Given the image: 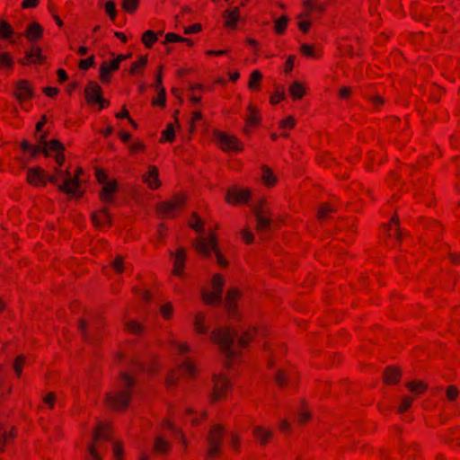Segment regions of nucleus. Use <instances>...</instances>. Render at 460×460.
<instances>
[{"mask_svg": "<svg viewBox=\"0 0 460 460\" xmlns=\"http://www.w3.org/2000/svg\"><path fill=\"white\" fill-rule=\"evenodd\" d=\"M226 430V426L222 423H215L209 427L205 438V460H218L223 456Z\"/></svg>", "mask_w": 460, "mask_h": 460, "instance_id": "3", "label": "nucleus"}, {"mask_svg": "<svg viewBox=\"0 0 460 460\" xmlns=\"http://www.w3.org/2000/svg\"><path fill=\"white\" fill-rule=\"evenodd\" d=\"M247 115L245 117V123L248 125H252L253 128H256L260 125L261 119L259 114V110L252 103H249L247 107Z\"/></svg>", "mask_w": 460, "mask_h": 460, "instance_id": "34", "label": "nucleus"}, {"mask_svg": "<svg viewBox=\"0 0 460 460\" xmlns=\"http://www.w3.org/2000/svg\"><path fill=\"white\" fill-rule=\"evenodd\" d=\"M406 388L416 395H421L429 389L428 384L423 380H412L405 384Z\"/></svg>", "mask_w": 460, "mask_h": 460, "instance_id": "35", "label": "nucleus"}, {"mask_svg": "<svg viewBox=\"0 0 460 460\" xmlns=\"http://www.w3.org/2000/svg\"><path fill=\"white\" fill-rule=\"evenodd\" d=\"M333 212H335L334 208L331 204L324 203L319 207L316 217L320 222H323L328 220Z\"/></svg>", "mask_w": 460, "mask_h": 460, "instance_id": "40", "label": "nucleus"}, {"mask_svg": "<svg viewBox=\"0 0 460 460\" xmlns=\"http://www.w3.org/2000/svg\"><path fill=\"white\" fill-rule=\"evenodd\" d=\"M124 328L128 333L133 335H140L145 331L144 325L135 320L127 322Z\"/></svg>", "mask_w": 460, "mask_h": 460, "instance_id": "45", "label": "nucleus"}, {"mask_svg": "<svg viewBox=\"0 0 460 460\" xmlns=\"http://www.w3.org/2000/svg\"><path fill=\"white\" fill-rule=\"evenodd\" d=\"M226 284L225 277L221 273H216L211 279V289L223 294V289Z\"/></svg>", "mask_w": 460, "mask_h": 460, "instance_id": "48", "label": "nucleus"}, {"mask_svg": "<svg viewBox=\"0 0 460 460\" xmlns=\"http://www.w3.org/2000/svg\"><path fill=\"white\" fill-rule=\"evenodd\" d=\"M252 436L254 439V442L260 447H266L269 446L274 438V431L269 427L264 425H253L252 428Z\"/></svg>", "mask_w": 460, "mask_h": 460, "instance_id": "13", "label": "nucleus"}, {"mask_svg": "<svg viewBox=\"0 0 460 460\" xmlns=\"http://www.w3.org/2000/svg\"><path fill=\"white\" fill-rule=\"evenodd\" d=\"M186 261V250L183 247L176 249L173 259V268L172 273L174 276H181Z\"/></svg>", "mask_w": 460, "mask_h": 460, "instance_id": "27", "label": "nucleus"}, {"mask_svg": "<svg viewBox=\"0 0 460 460\" xmlns=\"http://www.w3.org/2000/svg\"><path fill=\"white\" fill-rule=\"evenodd\" d=\"M218 246V237L215 230H208V237H197L192 242V247L202 257H209Z\"/></svg>", "mask_w": 460, "mask_h": 460, "instance_id": "7", "label": "nucleus"}, {"mask_svg": "<svg viewBox=\"0 0 460 460\" xmlns=\"http://www.w3.org/2000/svg\"><path fill=\"white\" fill-rule=\"evenodd\" d=\"M275 382L280 386L284 387L288 385V373L284 369H279L275 375Z\"/></svg>", "mask_w": 460, "mask_h": 460, "instance_id": "59", "label": "nucleus"}, {"mask_svg": "<svg viewBox=\"0 0 460 460\" xmlns=\"http://www.w3.org/2000/svg\"><path fill=\"white\" fill-rule=\"evenodd\" d=\"M255 229L257 232H264L270 229L272 224V215L257 217Z\"/></svg>", "mask_w": 460, "mask_h": 460, "instance_id": "42", "label": "nucleus"}, {"mask_svg": "<svg viewBox=\"0 0 460 460\" xmlns=\"http://www.w3.org/2000/svg\"><path fill=\"white\" fill-rule=\"evenodd\" d=\"M235 332L230 327L223 326L214 329L210 333L211 341L218 348L225 357V367L230 368L232 362L239 357V352L234 349Z\"/></svg>", "mask_w": 460, "mask_h": 460, "instance_id": "1", "label": "nucleus"}, {"mask_svg": "<svg viewBox=\"0 0 460 460\" xmlns=\"http://www.w3.org/2000/svg\"><path fill=\"white\" fill-rule=\"evenodd\" d=\"M117 190H118V182L114 179V180L110 181L107 183L103 184V186L99 193V198L104 203H111L114 200L113 196L117 192Z\"/></svg>", "mask_w": 460, "mask_h": 460, "instance_id": "24", "label": "nucleus"}, {"mask_svg": "<svg viewBox=\"0 0 460 460\" xmlns=\"http://www.w3.org/2000/svg\"><path fill=\"white\" fill-rule=\"evenodd\" d=\"M296 126V119L294 116L289 115L285 119H281L279 123V128L280 129H292Z\"/></svg>", "mask_w": 460, "mask_h": 460, "instance_id": "58", "label": "nucleus"}, {"mask_svg": "<svg viewBox=\"0 0 460 460\" xmlns=\"http://www.w3.org/2000/svg\"><path fill=\"white\" fill-rule=\"evenodd\" d=\"M46 61V57L42 55V49L39 46L32 45L31 49L25 51L24 58L19 60L22 66H28L30 64L42 65Z\"/></svg>", "mask_w": 460, "mask_h": 460, "instance_id": "17", "label": "nucleus"}, {"mask_svg": "<svg viewBox=\"0 0 460 460\" xmlns=\"http://www.w3.org/2000/svg\"><path fill=\"white\" fill-rule=\"evenodd\" d=\"M143 181L147 184L151 190H157L162 182L159 180V171L155 165H149L148 171L143 175Z\"/></svg>", "mask_w": 460, "mask_h": 460, "instance_id": "26", "label": "nucleus"}, {"mask_svg": "<svg viewBox=\"0 0 460 460\" xmlns=\"http://www.w3.org/2000/svg\"><path fill=\"white\" fill-rule=\"evenodd\" d=\"M288 23V18L287 15H282L279 19L275 21L274 24V31L277 34L281 35L283 34L286 30Z\"/></svg>", "mask_w": 460, "mask_h": 460, "instance_id": "54", "label": "nucleus"}, {"mask_svg": "<svg viewBox=\"0 0 460 460\" xmlns=\"http://www.w3.org/2000/svg\"><path fill=\"white\" fill-rule=\"evenodd\" d=\"M113 456L115 460H123L124 449L121 441L118 440L113 442Z\"/></svg>", "mask_w": 460, "mask_h": 460, "instance_id": "63", "label": "nucleus"}, {"mask_svg": "<svg viewBox=\"0 0 460 460\" xmlns=\"http://www.w3.org/2000/svg\"><path fill=\"white\" fill-rule=\"evenodd\" d=\"M175 139V132L174 127L172 123H169L166 126V128L162 132V137L160 138V142H169L172 143Z\"/></svg>", "mask_w": 460, "mask_h": 460, "instance_id": "52", "label": "nucleus"}, {"mask_svg": "<svg viewBox=\"0 0 460 460\" xmlns=\"http://www.w3.org/2000/svg\"><path fill=\"white\" fill-rule=\"evenodd\" d=\"M111 436V427L110 423L100 422L97 424L93 435V442L88 447V453L93 460H102V456L99 454L97 448L101 440H108Z\"/></svg>", "mask_w": 460, "mask_h": 460, "instance_id": "6", "label": "nucleus"}, {"mask_svg": "<svg viewBox=\"0 0 460 460\" xmlns=\"http://www.w3.org/2000/svg\"><path fill=\"white\" fill-rule=\"evenodd\" d=\"M84 97L89 106L99 104V110H102L110 105V101L102 96V89L95 81H90L84 88Z\"/></svg>", "mask_w": 460, "mask_h": 460, "instance_id": "9", "label": "nucleus"}, {"mask_svg": "<svg viewBox=\"0 0 460 460\" xmlns=\"http://www.w3.org/2000/svg\"><path fill=\"white\" fill-rule=\"evenodd\" d=\"M312 420V414L308 409V406L303 404L296 416V423L304 426Z\"/></svg>", "mask_w": 460, "mask_h": 460, "instance_id": "46", "label": "nucleus"}, {"mask_svg": "<svg viewBox=\"0 0 460 460\" xmlns=\"http://www.w3.org/2000/svg\"><path fill=\"white\" fill-rule=\"evenodd\" d=\"M173 313L174 309L171 302L164 303L160 306V314L162 317L166 321H169L172 318Z\"/></svg>", "mask_w": 460, "mask_h": 460, "instance_id": "55", "label": "nucleus"}, {"mask_svg": "<svg viewBox=\"0 0 460 460\" xmlns=\"http://www.w3.org/2000/svg\"><path fill=\"white\" fill-rule=\"evenodd\" d=\"M232 390V384L228 377L223 374L213 376V388L210 393L212 402L226 400Z\"/></svg>", "mask_w": 460, "mask_h": 460, "instance_id": "8", "label": "nucleus"}, {"mask_svg": "<svg viewBox=\"0 0 460 460\" xmlns=\"http://www.w3.org/2000/svg\"><path fill=\"white\" fill-rule=\"evenodd\" d=\"M228 444L234 453H235V454L240 453V451H241V435L236 431H232L230 433Z\"/></svg>", "mask_w": 460, "mask_h": 460, "instance_id": "51", "label": "nucleus"}, {"mask_svg": "<svg viewBox=\"0 0 460 460\" xmlns=\"http://www.w3.org/2000/svg\"><path fill=\"white\" fill-rule=\"evenodd\" d=\"M157 40L156 33L151 30L145 31L141 38V40L146 49H151Z\"/></svg>", "mask_w": 460, "mask_h": 460, "instance_id": "49", "label": "nucleus"}, {"mask_svg": "<svg viewBox=\"0 0 460 460\" xmlns=\"http://www.w3.org/2000/svg\"><path fill=\"white\" fill-rule=\"evenodd\" d=\"M386 233L389 238H394L397 242L402 241V233L400 228L399 217L394 215L386 226Z\"/></svg>", "mask_w": 460, "mask_h": 460, "instance_id": "31", "label": "nucleus"}, {"mask_svg": "<svg viewBox=\"0 0 460 460\" xmlns=\"http://www.w3.org/2000/svg\"><path fill=\"white\" fill-rule=\"evenodd\" d=\"M43 27L37 22L29 23L22 36L31 43L40 41L43 38Z\"/></svg>", "mask_w": 460, "mask_h": 460, "instance_id": "21", "label": "nucleus"}, {"mask_svg": "<svg viewBox=\"0 0 460 460\" xmlns=\"http://www.w3.org/2000/svg\"><path fill=\"white\" fill-rule=\"evenodd\" d=\"M106 326V323L101 318H81L78 321L82 336L88 342L102 341L107 335Z\"/></svg>", "mask_w": 460, "mask_h": 460, "instance_id": "4", "label": "nucleus"}, {"mask_svg": "<svg viewBox=\"0 0 460 460\" xmlns=\"http://www.w3.org/2000/svg\"><path fill=\"white\" fill-rule=\"evenodd\" d=\"M111 267L118 274H121L124 270V258L121 255H117L111 263Z\"/></svg>", "mask_w": 460, "mask_h": 460, "instance_id": "64", "label": "nucleus"}, {"mask_svg": "<svg viewBox=\"0 0 460 460\" xmlns=\"http://www.w3.org/2000/svg\"><path fill=\"white\" fill-rule=\"evenodd\" d=\"M58 190L67 195H74L77 198L83 197V192L80 191V182L72 177L65 178L64 182L58 186Z\"/></svg>", "mask_w": 460, "mask_h": 460, "instance_id": "19", "label": "nucleus"}, {"mask_svg": "<svg viewBox=\"0 0 460 460\" xmlns=\"http://www.w3.org/2000/svg\"><path fill=\"white\" fill-rule=\"evenodd\" d=\"M91 219L93 226L98 230L110 228L112 225L111 216L106 208L93 212Z\"/></svg>", "mask_w": 460, "mask_h": 460, "instance_id": "16", "label": "nucleus"}, {"mask_svg": "<svg viewBox=\"0 0 460 460\" xmlns=\"http://www.w3.org/2000/svg\"><path fill=\"white\" fill-rule=\"evenodd\" d=\"M193 329L197 334L208 333V328L206 325V315L202 312H197L194 314Z\"/></svg>", "mask_w": 460, "mask_h": 460, "instance_id": "33", "label": "nucleus"}, {"mask_svg": "<svg viewBox=\"0 0 460 460\" xmlns=\"http://www.w3.org/2000/svg\"><path fill=\"white\" fill-rule=\"evenodd\" d=\"M119 69V66L117 62L111 59V61H103L100 66L99 79L103 84H109L111 79V73L116 72Z\"/></svg>", "mask_w": 460, "mask_h": 460, "instance_id": "22", "label": "nucleus"}, {"mask_svg": "<svg viewBox=\"0 0 460 460\" xmlns=\"http://www.w3.org/2000/svg\"><path fill=\"white\" fill-rule=\"evenodd\" d=\"M17 436V429L12 426L9 430L0 422V454L4 453L9 442H12Z\"/></svg>", "mask_w": 460, "mask_h": 460, "instance_id": "25", "label": "nucleus"}, {"mask_svg": "<svg viewBox=\"0 0 460 460\" xmlns=\"http://www.w3.org/2000/svg\"><path fill=\"white\" fill-rule=\"evenodd\" d=\"M105 12L109 15L111 21H115L117 16L116 4L112 0H109L105 3Z\"/></svg>", "mask_w": 460, "mask_h": 460, "instance_id": "62", "label": "nucleus"}, {"mask_svg": "<svg viewBox=\"0 0 460 460\" xmlns=\"http://www.w3.org/2000/svg\"><path fill=\"white\" fill-rule=\"evenodd\" d=\"M243 292L236 287H231L225 295V309L227 315L231 318L239 316L238 301L242 298Z\"/></svg>", "mask_w": 460, "mask_h": 460, "instance_id": "11", "label": "nucleus"}, {"mask_svg": "<svg viewBox=\"0 0 460 460\" xmlns=\"http://www.w3.org/2000/svg\"><path fill=\"white\" fill-rule=\"evenodd\" d=\"M185 203V194L179 193L167 201L158 203L156 205V211L163 217L173 218L179 211L183 209Z\"/></svg>", "mask_w": 460, "mask_h": 460, "instance_id": "5", "label": "nucleus"}, {"mask_svg": "<svg viewBox=\"0 0 460 460\" xmlns=\"http://www.w3.org/2000/svg\"><path fill=\"white\" fill-rule=\"evenodd\" d=\"M45 137H46V133H44L40 137V142L43 144L41 152L45 155V156H50L51 152H55L57 154L61 150H65V146L58 139H51L49 141H44Z\"/></svg>", "mask_w": 460, "mask_h": 460, "instance_id": "28", "label": "nucleus"}, {"mask_svg": "<svg viewBox=\"0 0 460 460\" xmlns=\"http://www.w3.org/2000/svg\"><path fill=\"white\" fill-rule=\"evenodd\" d=\"M139 5V0H123L121 8L124 12L134 13Z\"/></svg>", "mask_w": 460, "mask_h": 460, "instance_id": "57", "label": "nucleus"}, {"mask_svg": "<svg viewBox=\"0 0 460 460\" xmlns=\"http://www.w3.org/2000/svg\"><path fill=\"white\" fill-rule=\"evenodd\" d=\"M302 4L304 9H307L312 14L314 13L323 14L325 12V6L315 0H303Z\"/></svg>", "mask_w": 460, "mask_h": 460, "instance_id": "41", "label": "nucleus"}, {"mask_svg": "<svg viewBox=\"0 0 460 460\" xmlns=\"http://www.w3.org/2000/svg\"><path fill=\"white\" fill-rule=\"evenodd\" d=\"M26 181L33 187H45L47 185V171L40 166L29 168Z\"/></svg>", "mask_w": 460, "mask_h": 460, "instance_id": "15", "label": "nucleus"}, {"mask_svg": "<svg viewBox=\"0 0 460 460\" xmlns=\"http://www.w3.org/2000/svg\"><path fill=\"white\" fill-rule=\"evenodd\" d=\"M222 17L224 19V26L226 28L234 30L236 29L237 22L240 20V8L236 6L226 9L223 12Z\"/></svg>", "mask_w": 460, "mask_h": 460, "instance_id": "23", "label": "nucleus"}, {"mask_svg": "<svg viewBox=\"0 0 460 460\" xmlns=\"http://www.w3.org/2000/svg\"><path fill=\"white\" fill-rule=\"evenodd\" d=\"M261 179L264 186L267 188L274 187L278 181V178L273 170L270 166L263 164L261 166Z\"/></svg>", "mask_w": 460, "mask_h": 460, "instance_id": "30", "label": "nucleus"}, {"mask_svg": "<svg viewBox=\"0 0 460 460\" xmlns=\"http://www.w3.org/2000/svg\"><path fill=\"white\" fill-rule=\"evenodd\" d=\"M213 136L219 147L224 152H241L243 150V143L234 135H228L223 131L214 130Z\"/></svg>", "mask_w": 460, "mask_h": 460, "instance_id": "10", "label": "nucleus"}, {"mask_svg": "<svg viewBox=\"0 0 460 460\" xmlns=\"http://www.w3.org/2000/svg\"><path fill=\"white\" fill-rule=\"evenodd\" d=\"M460 392L456 385H450L446 387L445 395L446 399L449 402H456L459 397Z\"/></svg>", "mask_w": 460, "mask_h": 460, "instance_id": "53", "label": "nucleus"}, {"mask_svg": "<svg viewBox=\"0 0 460 460\" xmlns=\"http://www.w3.org/2000/svg\"><path fill=\"white\" fill-rule=\"evenodd\" d=\"M13 58L9 52L0 53V70L11 71L13 68Z\"/></svg>", "mask_w": 460, "mask_h": 460, "instance_id": "43", "label": "nucleus"}, {"mask_svg": "<svg viewBox=\"0 0 460 460\" xmlns=\"http://www.w3.org/2000/svg\"><path fill=\"white\" fill-rule=\"evenodd\" d=\"M412 402H413L412 397H411L409 395L403 396L402 399L401 404L398 407V411H397L398 413L402 414V413H404L405 411H407L411 407Z\"/></svg>", "mask_w": 460, "mask_h": 460, "instance_id": "60", "label": "nucleus"}, {"mask_svg": "<svg viewBox=\"0 0 460 460\" xmlns=\"http://www.w3.org/2000/svg\"><path fill=\"white\" fill-rule=\"evenodd\" d=\"M166 102V93L164 87H161L158 91L157 98L152 101L153 106H159L164 108Z\"/></svg>", "mask_w": 460, "mask_h": 460, "instance_id": "61", "label": "nucleus"}, {"mask_svg": "<svg viewBox=\"0 0 460 460\" xmlns=\"http://www.w3.org/2000/svg\"><path fill=\"white\" fill-rule=\"evenodd\" d=\"M147 65V55L141 56L138 60L133 62L128 70L129 75H135L137 74H142L145 67Z\"/></svg>", "mask_w": 460, "mask_h": 460, "instance_id": "38", "label": "nucleus"}, {"mask_svg": "<svg viewBox=\"0 0 460 460\" xmlns=\"http://www.w3.org/2000/svg\"><path fill=\"white\" fill-rule=\"evenodd\" d=\"M252 198V191L250 189H238L235 186L227 190L226 194V201L233 206L240 204H246Z\"/></svg>", "mask_w": 460, "mask_h": 460, "instance_id": "14", "label": "nucleus"}, {"mask_svg": "<svg viewBox=\"0 0 460 460\" xmlns=\"http://www.w3.org/2000/svg\"><path fill=\"white\" fill-rule=\"evenodd\" d=\"M15 100L22 104L26 102H29L34 97V87L31 81L27 79L18 80L14 84L13 93Z\"/></svg>", "mask_w": 460, "mask_h": 460, "instance_id": "12", "label": "nucleus"}, {"mask_svg": "<svg viewBox=\"0 0 460 460\" xmlns=\"http://www.w3.org/2000/svg\"><path fill=\"white\" fill-rule=\"evenodd\" d=\"M252 214L254 215L255 217L272 215L271 210L268 206L267 199L265 198L260 199L258 202L254 205L252 208Z\"/></svg>", "mask_w": 460, "mask_h": 460, "instance_id": "36", "label": "nucleus"}, {"mask_svg": "<svg viewBox=\"0 0 460 460\" xmlns=\"http://www.w3.org/2000/svg\"><path fill=\"white\" fill-rule=\"evenodd\" d=\"M288 93L294 101H299L306 94V88L301 82L295 81L288 87Z\"/></svg>", "mask_w": 460, "mask_h": 460, "instance_id": "32", "label": "nucleus"}, {"mask_svg": "<svg viewBox=\"0 0 460 460\" xmlns=\"http://www.w3.org/2000/svg\"><path fill=\"white\" fill-rule=\"evenodd\" d=\"M402 369L397 366L386 367L382 375L383 382L385 385H395L402 379Z\"/></svg>", "mask_w": 460, "mask_h": 460, "instance_id": "20", "label": "nucleus"}, {"mask_svg": "<svg viewBox=\"0 0 460 460\" xmlns=\"http://www.w3.org/2000/svg\"><path fill=\"white\" fill-rule=\"evenodd\" d=\"M188 226L197 233L204 232V222L197 212H192Z\"/></svg>", "mask_w": 460, "mask_h": 460, "instance_id": "44", "label": "nucleus"}, {"mask_svg": "<svg viewBox=\"0 0 460 460\" xmlns=\"http://www.w3.org/2000/svg\"><path fill=\"white\" fill-rule=\"evenodd\" d=\"M14 31L13 27L5 20L0 21V39L9 40L13 35Z\"/></svg>", "mask_w": 460, "mask_h": 460, "instance_id": "50", "label": "nucleus"}, {"mask_svg": "<svg viewBox=\"0 0 460 460\" xmlns=\"http://www.w3.org/2000/svg\"><path fill=\"white\" fill-rule=\"evenodd\" d=\"M26 358L24 355H18L13 361V370L17 377H20L22 374V368L25 365Z\"/></svg>", "mask_w": 460, "mask_h": 460, "instance_id": "56", "label": "nucleus"}, {"mask_svg": "<svg viewBox=\"0 0 460 460\" xmlns=\"http://www.w3.org/2000/svg\"><path fill=\"white\" fill-rule=\"evenodd\" d=\"M201 299L203 303L209 306L219 305L222 302V294L216 290H205L201 291Z\"/></svg>", "mask_w": 460, "mask_h": 460, "instance_id": "29", "label": "nucleus"}, {"mask_svg": "<svg viewBox=\"0 0 460 460\" xmlns=\"http://www.w3.org/2000/svg\"><path fill=\"white\" fill-rule=\"evenodd\" d=\"M121 389L106 394L105 402L113 411H125L128 409L132 398V391L136 385V380L128 373L119 375Z\"/></svg>", "mask_w": 460, "mask_h": 460, "instance_id": "2", "label": "nucleus"}, {"mask_svg": "<svg viewBox=\"0 0 460 460\" xmlns=\"http://www.w3.org/2000/svg\"><path fill=\"white\" fill-rule=\"evenodd\" d=\"M172 449V443L163 435H157L154 438L151 452L159 456H167Z\"/></svg>", "mask_w": 460, "mask_h": 460, "instance_id": "18", "label": "nucleus"}, {"mask_svg": "<svg viewBox=\"0 0 460 460\" xmlns=\"http://www.w3.org/2000/svg\"><path fill=\"white\" fill-rule=\"evenodd\" d=\"M257 327L248 328L238 339L237 344L241 348L247 347L257 334Z\"/></svg>", "mask_w": 460, "mask_h": 460, "instance_id": "37", "label": "nucleus"}, {"mask_svg": "<svg viewBox=\"0 0 460 460\" xmlns=\"http://www.w3.org/2000/svg\"><path fill=\"white\" fill-rule=\"evenodd\" d=\"M262 75L259 70H254L250 75L248 88L252 91L258 92L261 90Z\"/></svg>", "mask_w": 460, "mask_h": 460, "instance_id": "39", "label": "nucleus"}, {"mask_svg": "<svg viewBox=\"0 0 460 460\" xmlns=\"http://www.w3.org/2000/svg\"><path fill=\"white\" fill-rule=\"evenodd\" d=\"M286 93H285V88L283 85H277L275 87L274 92L271 93L270 98V102L272 105H277L283 100H285Z\"/></svg>", "mask_w": 460, "mask_h": 460, "instance_id": "47", "label": "nucleus"}]
</instances>
